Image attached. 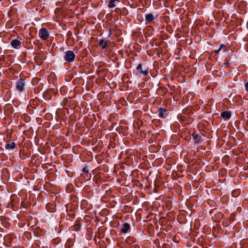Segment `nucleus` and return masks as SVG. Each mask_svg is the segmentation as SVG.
Returning <instances> with one entry per match:
<instances>
[{
    "instance_id": "obj_6",
    "label": "nucleus",
    "mask_w": 248,
    "mask_h": 248,
    "mask_svg": "<svg viewBox=\"0 0 248 248\" xmlns=\"http://www.w3.org/2000/svg\"><path fill=\"white\" fill-rule=\"evenodd\" d=\"M130 228V225L128 223H124L122 224L121 228V232L123 233H127Z\"/></svg>"
},
{
    "instance_id": "obj_8",
    "label": "nucleus",
    "mask_w": 248,
    "mask_h": 248,
    "mask_svg": "<svg viewBox=\"0 0 248 248\" xmlns=\"http://www.w3.org/2000/svg\"><path fill=\"white\" fill-rule=\"evenodd\" d=\"M145 21L146 23H151L155 18L154 16L152 14H148L145 15Z\"/></svg>"
},
{
    "instance_id": "obj_13",
    "label": "nucleus",
    "mask_w": 248,
    "mask_h": 248,
    "mask_svg": "<svg viewBox=\"0 0 248 248\" xmlns=\"http://www.w3.org/2000/svg\"><path fill=\"white\" fill-rule=\"evenodd\" d=\"M245 87L246 91L248 92V81L245 83Z\"/></svg>"
},
{
    "instance_id": "obj_9",
    "label": "nucleus",
    "mask_w": 248,
    "mask_h": 248,
    "mask_svg": "<svg viewBox=\"0 0 248 248\" xmlns=\"http://www.w3.org/2000/svg\"><path fill=\"white\" fill-rule=\"evenodd\" d=\"M16 147V143L14 141H9L8 142L5 146V148L6 150H13Z\"/></svg>"
},
{
    "instance_id": "obj_3",
    "label": "nucleus",
    "mask_w": 248,
    "mask_h": 248,
    "mask_svg": "<svg viewBox=\"0 0 248 248\" xmlns=\"http://www.w3.org/2000/svg\"><path fill=\"white\" fill-rule=\"evenodd\" d=\"M25 82L23 79H19L16 82V89L20 92L24 90Z\"/></svg>"
},
{
    "instance_id": "obj_1",
    "label": "nucleus",
    "mask_w": 248,
    "mask_h": 248,
    "mask_svg": "<svg viewBox=\"0 0 248 248\" xmlns=\"http://www.w3.org/2000/svg\"><path fill=\"white\" fill-rule=\"evenodd\" d=\"M75 57L76 55L73 51L68 50L65 52L64 59L67 62H72L74 61Z\"/></svg>"
},
{
    "instance_id": "obj_14",
    "label": "nucleus",
    "mask_w": 248,
    "mask_h": 248,
    "mask_svg": "<svg viewBox=\"0 0 248 248\" xmlns=\"http://www.w3.org/2000/svg\"><path fill=\"white\" fill-rule=\"evenodd\" d=\"M82 171L83 172H85L86 173H88V170L87 169V168L86 167H84L83 169H82Z\"/></svg>"
},
{
    "instance_id": "obj_12",
    "label": "nucleus",
    "mask_w": 248,
    "mask_h": 248,
    "mask_svg": "<svg viewBox=\"0 0 248 248\" xmlns=\"http://www.w3.org/2000/svg\"><path fill=\"white\" fill-rule=\"evenodd\" d=\"M116 1V0H110L108 4V7L109 8H114L115 6V3Z\"/></svg>"
},
{
    "instance_id": "obj_4",
    "label": "nucleus",
    "mask_w": 248,
    "mask_h": 248,
    "mask_svg": "<svg viewBox=\"0 0 248 248\" xmlns=\"http://www.w3.org/2000/svg\"><path fill=\"white\" fill-rule=\"evenodd\" d=\"M168 115V110L167 109L160 108L158 111V116L160 118H164Z\"/></svg>"
},
{
    "instance_id": "obj_16",
    "label": "nucleus",
    "mask_w": 248,
    "mask_h": 248,
    "mask_svg": "<svg viewBox=\"0 0 248 248\" xmlns=\"http://www.w3.org/2000/svg\"><path fill=\"white\" fill-rule=\"evenodd\" d=\"M223 46H224V45L223 44L220 45L219 46V48L218 49L220 50Z\"/></svg>"
},
{
    "instance_id": "obj_5",
    "label": "nucleus",
    "mask_w": 248,
    "mask_h": 248,
    "mask_svg": "<svg viewBox=\"0 0 248 248\" xmlns=\"http://www.w3.org/2000/svg\"><path fill=\"white\" fill-rule=\"evenodd\" d=\"M232 116V113L230 111H224L220 113V116L224 120H229Z\"/></svg>"
},
{
    "instance_id": "obj_2",
    "label": "nucleus",
    "mask_w": 248,
    "mask_h": 248,
    "mask_svg": "<svg viewBox=\"0 0 248 248\" xmlns=\"http://www.w3.org/2000/svg\"><path fill=\"white\" fill-rule=\"evenodd\" d=\"M49 36V33L46 28H43L39 30V36L41 39L46 40Z\"/></svg>"
},
{
    "instance_id": "obj_15",
    "label": "nucleus",
    "mask_w": 248,
    "mask_h": 248,
    "mask_svg": "<svg viewBox=\"0 0 248 248\" xmlns=\"http://www.w3.org/2000/svg\"><path fill=\"white\" fill-rule=\"evenodd\" d=\"M193 139H196L198 137V135L193 134L192 135Z\"/></svg>"
},
{
    "instance_id": "obj_7",
    "label": "nucleus",
    "mask_w": 248,
    "mask_h": 248,
    "mask_svg": "<svg viewBox=\"0 0 248 248\" xmlns=\"http://www.w3.org/2000/svg\"><path fill=\"white\" fill-rule=\"evenodd\" d=\"M11 45L14 48H18L21 46V42L17 39H15L11 42Z\"/></svg>"
},
{
    "instance_id": "obj_17",
    "label": "nucleus",
    "mask_w": 248,
    "mask_h": 248,
    "mask_svg": "<svg viewBox=\"0 0 248 248\" xmlns=\"http://www.w3.org/2000/svg\"><path fill=\"white\" fill-rule=\"evenodd\" d=\"M219 51H220V50L219 49H218L217 50H215V52L216 53H217Z\"/></svg>"
},
{
    "instance_id": "obj_10",
    "label": "nucleus",
    "mask_w": 248,
    "mask_h": 248,
    "mask_svg": "<svg viewBox=\"0 0 248 248\" xmlns=\"http://www.w3.org/2000/svg\"><path fill=\"white\" fill-rule=\"evenodd\" d=\"M137 70L142 73L143 75L146 76L148 74V71L147 69H145L143 70L142 69V65L141 64H139L137 67Z\"/></svg>"
},
{
    "instance_id": "obj_11",
    "label": "nucleus",
    "mask_w": 248,
    "mask_h": 248,
    "mask_svg": "<svg viewBox=\"0 0 248 248\" xmlns=\"http://www.w3.org/2000/svg\"><path fill=\"white\" fill-rule=\"evenodd\" d=\"M99 45L102 46V48L104 49H106L107 47V43L104 42L103 39H101L99 42Z\"/></svg>"
}]
</instances>
